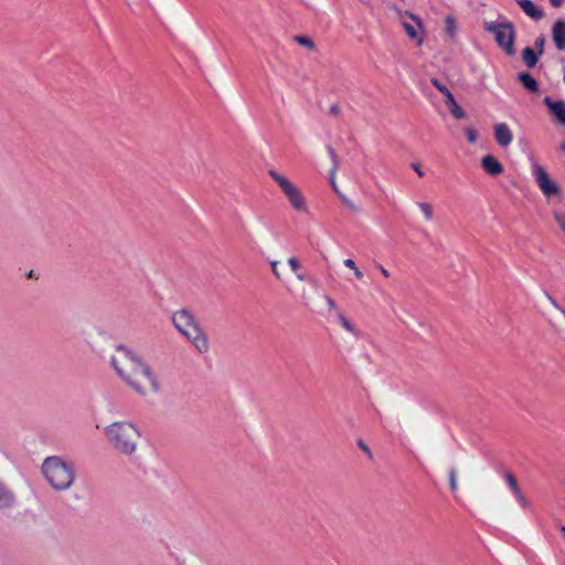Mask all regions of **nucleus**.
<instances>
[{"mask_svg": "<svg viewBox=\"0 0 565 565\" xmlns=\"http://www.w3.org/2000/svg\"><path fill=\"white\" fill-rule=\"evenodd\" d=\"M561 312L564 315L565 317V308L564 309H561Z\"/></svg>", "mask_w": 565, "mask_h": 565, "instance_id": "42", "label": "nucleus"}, {"mask_svg": "<svg viewBox=\"0 0 565 565\" xmlns=\"http://www.w3.org/2000/svg\"><path fill=\"white\" fill-rule=\"evenodd\" d=\"M295 41L298 44H300V45H302V46H305V47H307V49H309L311 51L316 49V45H315L313 41L310 38H308V36L297 35L295 38Z\"/></svg>", "mask_w": 565, "mask_h": 565, "instance_id": "25", "label": "nucleus"}, {"mask_svg": "<svg viewBox=\"0 0 565 565\" xmlns=\"http://www.w3.org/2000/svg\"><path fill=\"white\" fill-rule=\"evenodd\" d=\"M552 6L559 7L562 4V0H551Z\"/></svg>", "mask_w": 565, "mask_h": 565, "instance_id": "40", "label": "nucleus"}, {"mask_svg": "<svg viewBox=\"0 0 565 565\" xmlns=\"http://www.w3.org/2000/svg\"><path fill=\"white\" fill-rule=\"evenodd\" d=\"M278 264L279 263L277 260L270 262L271 271H273L274 276L279 279L280 273L278 270Z\"/></svg>", "mask_w": 565, "mask_h": 565, "instance_id": "33", "label": "nucleus"}, {"mask_svg": "<svg viewBox=\"0 0 565 565\" xmlns=\"http://www.w3.org/2000/svg\"><path fill=\"white\" fill-rule=\"evenodd\" d=\"M417 205H418L419 210L422 211L425 220L426 221H431L433 217H434L433 205L430 203H427V202H420Z\"/></svg>", "mask_w": 565, "mask_h": 565, "instance_id": "22", "label": "nucleus"}, {"mask_svg": "<svg viewBox=\"0 0 565 565\" xmlns=\"http://www.w3.org/2000/svg\"><path fill=\"white\" fill-rule=\"evenodd\" d=\"M553 216L565 234V207L563 210H556L553 212Z\"/></svg>", "mask_w": 565, "mask_h": 565, "instance_id": "26", "label": "nucleus"}, {"mask_svg": "<svg viewBox=\"0 0 565 565\" xmlns=\"http://www.w3.org/2000/svg\"><path fill=\"white\" fill-rule=\"evenodd\" d=\"M516 3L526 15L534 20H540L544 15L543 11L537 8L531 0H516Z\"/></svg>", "mask_w": 565, "mask_h": 565, "instance_id": "17", "label": "nucleus"}, {"mask_svg": "<svg viewBox=\"0 0 565 565\" xmlns=\"http://www.w3.org/2000/svg\"><path fill=\"white\" fill-rule=\"evenodd\" d=\"M329 113L333 116H338L341 113V107L338 104H333L330 106Z\"/></svg>", "mask_w": 565, "mask_h": 565, "instance_id": "34", "label": "nucleus"}, {"mask_svg": "<svg viewBox=\"0 0 565 565\" xmlns=\"http://www.w3.org/2000/svg\"><path fill=\"white\" fill-rule=\"evenodd\" d=\"M353 273L356 278L361 279L363 277L362 271L356 267V269H353Z\"/></svg>", "mask_w": 565, "mask_h": 565, "instance_id": "39", "label": "nucleus"}, {"mask_svg": "<svg viewBox=\"0 0 565 565\" xmlns=\"http://www.w3.org/2000/svg\"><path fill=\"white\" fill-rule=\"evenodd\" d=\"M41 475L56 492L70 490L76 480V468L73 461L62 456H49L41 465Z\"/></svg>", "mask_w": 565, "mask_h": 565, "instance_id": "3", "label": "nucleus"}, {"mask_svg": "<svg viewBox=\"0 0 565 565\" xmlns=\"http://www.w3.org/2000/svg\"><path fill=\"white\" fill-rule=\"evenodd\" d=\"M552 39L559 51H565V21L557 20L552 28Z\"/></svg>", "mask_w": 565, "mask_h": 565, "instance_id": "15", "label": "nucleus"}, {"mask_svg": "<svg viewBox=\"0 0 565 565\" xmlns=\"http://www.w3.org/2000/svg\"><path fill=\"white\" fill-rule=\"evenodd\" d=\"M445 30L450 38H455L457 34V22L454 17L447 15L445 18Z\"/></svg>", "mask_w": 565, "mask_h": 565, "instance_id": "21", "label": "nucleus"}, {"mask_svg": "<svg viewBox=\"0 0 565 565\" xmlns=\"http://www.w3.org/2000/svg\"><path fill=\"white\" fill-rule=\"evenodd\" d=\"M171 321L178 332L182 334L200 354H205L210 351L209 337L190 310L180 309L174 311Z\"/></svg>", "mask_w": 565, "mask_h": 565, "instance_id": "4", "label": "nucleus"}, {"mask_svg": "<svg viewBox=\"0 0 565 565\" xmlns=\"http://www.w3.org/2000/svg\"><path fill=\"white\" fill-rule=\"evenodd\" d=\"M430 82L441 94L445 95V104L448 106L451 115L456 119L465 118L466 111L456 102L452 93L444 84H441L437 78H431Z\"/></svg>", "mask_w": 565, "mask_h": 565, "instance_id": "8", "label": "nucleus"}, {"mask_svg": "<svg viewBox=\"0 0 565 565\" xmlns=\"http://www.w3.org/2000/svg\"><path fill=\"white\" fill-rule=\"evenodd\" d=\"M110 364L117 375L137 394L146 396L159 392L160 383L150 365L127 348L117 347L110 356Z\"/></svg>", "mask_w": 565, "mask_h": 565, "instance_id": "1", "label": "nucleus"}, {"mask_svg": "<svg viewBox=\"0 0 565 565\" xmlns=\"http://www.w3.org/2000/svg\"><path fill=\"white\" fill-rule=\"evenodd\" d=\"M358 446L360 447V449L366 454L370 458L372 457V451L370 449V447L362 440H358Z\"/></svg>", "mask_w": 565, "mask_h": 565, "instance_id": "32", "label": "nucleus"}, {"mask_svg": "<svg viewBox=\"0 0 565 565\" xmlns=\"http://www.w3.org/2000/svg\"><path fill=\"white\" fill-rule=\"evenodd\" d=\"M376 268L380 270V273L385 277V278H388L390 277V273L388 270L381 264H376Z\"/></svg>", "mask_w": 565, "mask_h": 565, "instance_id": "36", "label": "nucleus"}, {"mask_svg": "<svg viewBox=\"0 0 565 565\" xmlns=\"http://www.w3.org/2000/svg\"><path fill=\"white\" fill-rule=\"evenodd\" d=\"M494 139L500 147H508L513 140V134L504 122L497 124L493 127Z\"/></svg>", "mask_w": 565, "mask_h": 565, "instance_id": "12", "label": "nucleus"}, {"mask_svg": "<svg viewBox=\"0 0 565 565\" xmlns=\"http://www.w3.org/2000/svg\"><path fill=\"white\" fill-rule=\"evenodd\" d=\"M324 301L328 306L329 311H333L337 315L339 323L348 332L352 333L355 337L360 335V331L356 329V327L349 321V319L344 316V313L339 309L337 302L333 298H331L328 295H324Z\"/></svg>", "mask_w": 565, "mask_h": 565, "instance_id": "10", "label": "nucleus"}, {"mask_svg": "<svg viewBox=\"0 0 565 565\" xmlns=\"http://www.w3.org/2000/svg\"><path fill=\"white\" fill-rule=\"evenodd\" d=\"M465 132H466L469 143H472V145L476 143V141L478 139L477 131L472 127H466Z\"/></svg>", "mask_w": 565, "mask_h": 565, "instance_id": "28", "label": "nucleus"}, {"mask_svg": "<svg viewBox=\"0 0 565 565\" xmlns=\"http://www.w3.org/2000/svg\"><path fill=\"white\" fill-rule=\"evenodd\" d=\"M327 151H328V153H329V156H330V159H331V161H332V167H331V169H330V170L338 171V170H339V168H340V159H339V157H338V154H337V152H335L334 148H333V147H331V146H328V147H327Z\"/></svg>", "mask_w": 565, "mask_h": 565, "instance_id": "24", "label": "nucleus"}, {"mask_svg": "<svg viewBox=\"0 0 565 565\" xmlns=\"http://www.w3.org/2000/svg\"><path fill=\"white\" fill-rule=\"evenodd\" d=\"M546 296H547V299H548L550 303H551L555 309H557L558 311H561V309H564L563 307H561V306L558 305V302H557V301H556V300H555L551 295H548V294H547Z\"/></svg>", "mask_w": 565, "mask_h": 565, "instance_id": "35", "label": "nucleus"}, {"mask_svg": "<svg viewBox=\"0 0 565 565\" xmlns=\"http://www.w3.org/2000/svg\"><path fill=\"white\" fill-rule=\"evenodd\" d=\"M518 78L527 90L532 93H536L539 90V84L530 73L522 72L518 75Z\"/></svg>", "mask_w": 565, "mask_h": 565, "instance_id": "18", "label": "nucleus"}, {"mask_svg": "<svg viewBox=\"0 0 565 565\" xmlns=\"http://www.w3.org/2000/svg\"><path fill=\"white\" fill-rule=\"evenodd\" d=\"M482 169L490 175L497 177L503 172L502 163L492 154H487L481 159Z\"/></svg>", "mask_w": 565, "mask_h": 565, "instance_id": "13", "label": "nucleus"}, {"mask_svg": "<svg viewBox=\"0 0 565 565\" xmlns=\"http://www.w3.org/2000/svg\"><path fill=\"white\" fill-rule=\"evenodd\" d=\"M503 478H504L508 487L510 488L511 492L513 493L514 498L519 502V504L523 509H529L531 507V503L527 500V498L524 495V493L522 492L521 487H520L516 478L514 477V475L511 471L505 470V471H503Z\"/></svg>", "mask_w": 565, "mask_h": 565, "instance_id": "11", "label": "nucleus"}, {"mask_svg": "<svg viewBox=\"0 0 565 565\" xmlns=\"http://www.w3.org/2000/svg\"><path fill=\"white\" fill-rule=\"evenodd\" d=\"M344 266L350 268V269H352V270L356 269V265H355L354 260L351 259V258H348V259L344 260Z\"/></svg>", "mask_w": 565, "mask_h": 565, "instance_id": "37", "label": "nucleus"}, {"mask_svg": "<svg viewBox=\"0 0 565 565\" xmlns=\"http://www.w3.org/2000/svg\"><path fill=\"white\" fill-rule=\"evenodd\" d=\"M288 265L290 269L296 274V278L299 281H303L306 279L305 275L299 273V270L301 269V263L297 257L288 258Z\"/></svg>", "mask_w": 565, "mask_h": 565, "instance_id": "20", "label": "nucleus"}, {"mask_svg": "<svg viewBox=\"0 0 565 565\" xmlns=\"http://www.w3.org/2000/svg\"><path fill=\"white\" fill-rule=\"evenodd\" d=\"M559 531H561L563 537L565 539V525L561 526Z\"/></svg>", "mask_w": 565, "mask_h": 565, "instance_id": "41", "label": "nucleus"}, {"mask_svg": "<svg viewBox=\"0 0 565 565\" xmlns=\"http://www.w3.org/2000/svg\"><path fill=\"white\" fill-rule=\"evenodd\" d=\"M540 54L532 47H525L522 52L523 62L527 67H534L537 64Z\"/></svg>", "mask_w": 565, "mask_h": 565, "instance_id": "19", "label": "nucleus"}, {"mask_svg": "<svg viewBox=\"0 0 565 565\" xmlns=\"http://www.w3.org/2000/svg\"><path fill=\"white\" fill-rule=\"evenodd\" d=\"M339 198L341 199L343 204H345L351 211H356L358 210V207L354 204V202L351 201L349 198H347L343 193H339Z\"/></svg>", "mask_w": 565, "mask_h": 565, "instance_id": "30", "label": "nucleus"}, {"mask_svg": "<svg viewBox=\"0 0 565 565\" xmlns=\"http://www.w3.org/2000/svg\"><path fill=\"white\" fill-rule=\"evenodd\" d=\"M544 43H545V38L543 35H540L536 40H535V46L536 49L539 50V54L542 55L543 54V51H544Z\"/></svg>", "mask_w": 565, "mask_h": 565, "instance_id": "31", "label": "nucleus"}, {"mask_svg": "<svg viewBox=\"0 0 565 565\" xmlns=\"http://www.w3.org/2000/svg\"><path fill=\"white\" fill-rule=\"evenodd\" d=\"M543 103L548 107L550 111L555 116V118L562 125H565V102L553 100L550 96H546L543 99Z\"/></svg>", "mask_w": 565, "mask_h": 565, "instance_id": "14", "label": "nucleus"}, {"mask_svg": "<svg viewBox=\"0 0 565 565\" xmlns=\"http://www.w3.org/2000/svg\"><path fill=\"white\" fill-rule=\"evenodd\" d=\"M533 172L537 182L540 190L546 196L557 195L559 193V186L550 178L545 169L535 164L533 167Z\"/></svg>", "mask_w": 565, "mask_h": 565, "instance_id": "7", "label": "nucleus"}, {"mask_svg": "<svg viewBox=\"0 0 565 565\" xmlns=\"http://www.w3.org/2000/svg\"><path fill=\"white\" fill-rule=\"evenodd\" d=\"M484 30L494 35L497 44L508 54L515 53V29L511 21L503 18L498 21H487L483 25Z\"/></svg>", "mask_w": 565, "mask_h": 565, "instance_id": "5", "label": "nucleus"}, {"mask_svg": "<svg viewBox=\"0 0 565 565\" xmlns=\"http://www.w3.org/2000/svg\"><path fill=\"white\" fill-rule=\"evenodd\" d=\"M337 172L338 171L330 170L329 181H330V184H331L333 191L339 195V193H341V192H340V190L338 188L337 180H335Z\"/></svg>", "mask_w": 565, "mask_h": 565, "instance_id": "29", "label": "nucleus"}, {"mask_svg": "<svg viewBox=\"0 0 565 565\" xmlns=\"http://www.w3.org/2000/svg\"><path fill=\"white\" fill-rule=\"evenodd\" d=\"M402 19H403L402 25H403L405 32L407 33V35L411 39L416 40L417 43L420 45L423 43V38L419 34V31L423 28L420 20L408 11H406L402 15Z\"/></svg>", "mask_w": 565, "mask_h": 565, "instance_id": "9", "label": "nucleus"}, {"mask_svg": "<svg viewBox=\"0 0 565 565\" xmlns=\"http://www.w3.org/2000/svg\"><path fill=\"white\" fill-rule=\"evenodd\" d=\"M17 500L13 491L0 481V510H7L14 507Z\"/></svg>", "mask_w": 565, "mask_h": 565, "instance_id": "16", "label": "nucleus"}, {"mask_svg": "<svg viewBox=\"0 0 565 565\" xmlns=\"http://www.w3.org/2000/svg\"><path fill=\"white\" fill-rule=\"evenodd\" d=\"M268 175L278 184L290 206L295 211L299 213L308 212V204L305 195L291 180L274 169L268 171Z\"/></svg>", "mask_w": 565, "mask_h": 565, "instance_id": "6", "label": "nucleus"}, {"mask_svg": "<svg viewBox=\"0 0 565 565\" xmlns=\"http://www.w3.org/2000/svg\"><path fill=\"white\" fill-rule=\"evenodd\" d=\"M327 151H328V153H329V156H330V159H331V161H332V167H331V169H330V170L338 171V170H339V168H340V159H339V157H338V154H337V152H335L334 148H333V147H331V146H328V147H327Z\"/></svg>", "mask_w": 565, "mask_h": 565, "instance_id": "23", "label": "nucleus"}, {"mask_svg": "<svg viewBox=\"0 0 565 565\" xmlns=\"http://www.w3.org/2000/svg\"><path fill=\"white\" fill-rule=\"evenodd\" d=\"M108 445L118 454L127 457L136 455L141 440L140 427L131 420H116L103 429Z\"/></svg>", "mask_w": 565, "mask_h": 565, "instance_id": "2", "label": "nucleus"}, {"mask_svg": "<svg viewBox=\"0 0 565 565\" xmlns=\"http://www.w3.org/2000/svg\"><path fill=\"white\" fill-rule=\"evenodd\" d=\"M449 486L452 492L458 491L457 472L455 469L449 471Z\"/></svg>", "mask_w": 565, "mask_h": 565, "instance_id": "27", "label": "nucleus"}, {"mask_svg": "<svg viewBox=\"0 0 565 565\" xmlns=\"http://www.w3.org/2000/svg\"><path fill=\"white\" fill-rule=\"evenodd\" d=\"M412 168L416 171V173L418 174V177H424V171L422 170L420 166L418 163H413L412 164Z\"/></svg>", "mask_w": 565, "mask_h": 565, "instance_id": "38", "label": "nucleus"}]
</instances>
